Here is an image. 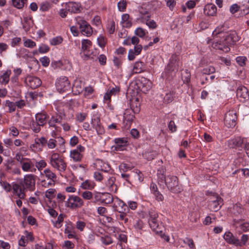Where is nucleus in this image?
<instances>
[{
    "label": "nucleus",
    "mask_w": 249,
    "mask_h": 249,
    "mask_svg": "<svg viewBox=\"0 0 249 249\" xmlns=\"http://www.w3.org/2000/svg\"><path fill=\"white\" fill-rule=\"evenodd\" d=\"M11 73V71L7 70L2 74L0 75V83L1 84H7L9 81V77Z\"/></svg>",
    "instance_id": "bb28decb"
},
{
    "label": "nucleus",
    "mask_w": 249,
    "mask_h": 249,
    "mask_svg": "<svg viewBox=\"0 0 249 249\" xmlns=\"http://www.w3.org/2000/svg\"><path fill=\"white\" fill-rule=\"evenodd\" d=\"M214 78H215L214 75H205V76L202 77L201 84H202V85H203L205 83V82L204 81V79L205 80V81L210 80L212 82L214 79Z\"/></svg>",
    "instance_id": "4d7b16f0"
},
{
    "label": "nucleus",
    "mask_w": 249,
    "mask_h": 249,
    "mask_svg": "<svg viewBox=\"0 0 249 249\" xmlns=\"http://www.w3.org/2000/svg\"><path fill=\"white\" fill-rule=\"evenodd\" d=\"M156 152L153 151H145L143 154V157L148 160H151L155 157Z\"/></svg>",
    "instance_id": "2f4dec72"
},
{
    "label": "nucleus",
    "mask_w": 249,
    "mask_h": 249,
    "mask_svg": "<svg viewBox=\"0 0 249 249\" xmlns=\"http://www.w3.org/2000/svg\"><path fill=\"white\" fill-rule=\"evenodd\" d=\"M144 64L142 62H137L135 63L133 67V72L136 73H139L144 71Z\"/></svg>",
    "instance_id": "cd10ccee"
},
{
    "label": "nucleus",
    "mask_w": 249,
    "mask_h": 249,
    "mask_svg": "<svg viewBox=\"0 0 249 249\" xmlns=\"http://www.w3.org/2000/svg\"><path fill=\"white\" fill-rule=\"evenodd\" d=\"M44 173L46 177L51 180L54 181V179H56V175L52 171H51L49 169H45L44 171Z\"/></svg>",
    "instance_id": "473e14b6"
},
{
    "label": "nucleus",
    "mask_w": 249,
    "mask_h": 249,
    "mask_svg": "<svg viewBox=\"0 0 249 249\" xmlns=\"http://www.w3.org/2000/svg\"><path fill=\"white\" fill-rule=\"evenodd\" d=\"M132 110L129 109H125L124 114V123L126 124L125 127L129 128L135 118L134 115L132 114Z\"/></svg>",
    "instance_id": "ddd939ff"
},
{
    "label": "nucleus",
    "mask_w": 249,
    "mask_h": 249,
    "mask_svg": "<svg viewBox=\"0 0 249 249\" xmlns=\"http://www.w3.org/2000/svg\"><path fill=\"white\" fill-rule=\"evenodd\" d=\"M135 34L140 36V37H142L145 35V32L144 29L142 28H138L135 30Z\"/></svg>",
    "instance_id": "5fc2aeb1"
},
{
    "label": "nucleus",
    "mask_w": 249,
    "mask_h": 249,
    "mask_svg": "<svg viewBox=\"0 0 249 249\" xmlns=\"http://www.w3.org/2000/svg\"><path fill=\"white\" fill-rule=\"evenodd\" d=\"M213 48L222 51L225 53L229 52L230 50L229 46L226 43L224 40L217 41L213 44Z\"/></svg>",
    "instance_id": "f3484780"
},
{
    "label": "nucleus",
    "mask_w": 249,
    "mask_h": 249,
    "mask_svg": "<svg viewBox=\"0 0 249 249\" xmlns=\"http://www.w3.org/2000/svg\"><path fill=\"white\" fill-rule=\"evenodd\" d=\"M237 120L236 111L234 110H230L225 114L224 123L228 127L232 128L236 125Z\"/></svg>",
    "instance_id": "423d86ee"
},
{
    "label": "nucleus",
    "mask_w": 249,
    "mask_h": 249,
    "mask_svg": "<svg viewBox=\"0 0 249 249\" xmlns=\"http://www.w3.org/2000/svg\"><path fill=\"white\" fill-rule=\"evenodd\" d=\"M84 150V147L79 145L76 149L71 151L70 156L74 161H80L83 157V155L81 153L83 152Z\"/></svg>",
    "instance_id": "1a4fd4ad"
},
{
    "label": "nucleus",
    "mask_w": 249,
    "mask_h": 249,
    "mask_svg": "<svg viewBox=\"0 0 249 249\" xmlns=\"http://www.w3.org/2000/svg\"><path fill=\"white\" fill-rule=\"evenodd\" d=\"M184 243L186 244H187L188 246L191 248H194L195 247L194 242L192 239L186 238L184 240Z\"/></svg>",
    "instance_id": "69168bd1"
},
{
    "label": "nucleus",
    "mask_w": 249,
    "mask_h": 249,
    "mask_svg": "<svg viewBox=\"0 0 249 249\" xmlns=\"http://www.w3.org/2000/svg\"><path fill=\"white\" fill-rule=\"evenodd\" d=\"M78 24L79 25L80 31L83 35L89 36L92 35V29L86 21L81 19L78 21Z\"/></svg>",
    "instance_id": "0eeeda50"
},
{
    "label": "nucleus",
    "mask_w": 249,
    "mask_h": 249,
    "mask_svg": "<svg viewBox=\"0 0 249 249\" xmlns=\"http://www.w3.org/2000/svg\"><path fill=\"white\" fill-rule=\"evenodd\" d=\"M227 34L223 40L229 46L238 40V36L235 32H232L230 34L227 33Z\"/></svg>",
    "instance_id": "6ab92c4d"
},
{
    "label": "nucleus",
    "mask_w": 249,
    "mask_h": 249,
    "mask_svg": "<svg viewBox=\"0 0 249 249\" xmlns=\"http://www.w3.org/2000/svg\"><path fill=\"white\" fill-rule=\"evenodd\" d=\"M28 161H23L21 164V168L22 169L25 171V172H33L34 171L36 170L35 168H33L34 164L30 160L27 159Z\"/></svg>",
    "instance_id": "a878e982"
},
{
    "label": "nucleus",
    "mask_w": 249,
    "mask_h": 249,
    "mask_svg": "<svg viewBox=\"0 0 249 249\" xmlns=\"http://www.w3.org/2000/svg\"><path fill=\"white\" fill-rule=\"evenodd\" d=\"M146 24L150 28H152V29H155L157 26L156 22L153 20H147L146 22Z\"/></svg>",
    "instance_id": "338daca9"
},
{
    "label": "nucleus",
    "mask_w": 249,
    "mask_h": 249,
    "mask_svg": "<svg viewBox=\"0 0 249 249\" xmlns=\"http://www.w3.org/2000/svg\"><path fill=\"white\" fill-rule=\"evenodd\" d=\"M143 224L142 220H138L133 225V227L137 231H140L143 228Z\"/></svg>",
    "instance_id": "c03bdc74"
},
{
    "label": "nucleus",
    "mask_w": 249,
    "mask_h": 249,
    "mask_svg": "<svg viewBox=\"0 0 249 249\" xmlns=\"http://www.w3.org/2000/svg\"><path fill=\"white\" fill-rule=\"evenodd\" d=\"M101 240L102 243L106 245H108L113 243V240L109 235H105L101 237Z\"/></svg>",
    "instance_id": "ea45409f"
},
{
    "label": "nucleus",
    "mask_w": 249,
    "mask_h": 249,
    "mask_svg": "<svg viewBox=\"0 0 249 249\" xmlns=\"http://www.w3.org/2000/svg\"><path fill=\"white\" fill-rule=\"evenodd\" d=\"M138 85L139 88L144 92L148 91L151 87V83L146 79L142 80Z\"/></svg>",
    "instance_id": "b1692460"
},
{
    "label": "nucleus",
    "mask_w": 249,
    "mask_h": 249,
    "mask_svg": "<svg viewBox=\"0 0 249 249\" xmlns=\"http://www.w3.org/2000/svg\"><path fill=\"white\" fill-rule=\"evenodd\" d=\"M149 217L148 221L158 220V214L153 211H151L149 212Z\"/></svg>",
    "instance_id": "603ef678"
},
{
    "label": "nucleus",
    "mask_w": 249,
    "mask_h": 249,
    "mask_svg": "<svg viewBox=\"0 0 249 249\" xmlns=\"http://www.w3.org/2000/svg\"><path fill=\"white\" fill-rule=\"evenodd\" d=\"M245 138L241 137L235 138L228 141V146L230 148H234L242 146L245 143Z\"/></svg>",
    "instance_id": "2eb2a0df"
},
{
    "label": "nucleus",
    "mask_w": 249,
    "mask_h": 249,
    "mask_svg": "<svg viewBox=\"0 0 249 249\" xmlns=\"http://www.w3.org/2000/svg\"><path fill=\"white\" fill-rule=\"evenodd\" d=\"M102 196H104L103 194L97 193L93 197L94 201L93 202L97 203L98 202H101L102 203Z\"/></svg>",
    "instance_id": "13d9d810"
},
{
    "label": "nucleus",
    "mask_w": 249,
    "mask_h": 249,
    "mask_svg": "<svg viewBox=\"0 0 249 249\" xmlns=\"http://www.w3.org/2000/svg\"><path fill=\"white\" fill-rule=\"evenodd\" d=\"M247 60V58L243 56H238L236 58V62L241 67H243L246 65Z\"/></svg>",
    "instance_id": "58836bf2"
},
{
    "label": "nucleus",
    "mask_w": 249,
    "mask_h": 249,
    "mask_svg": "<svg viewBox=\"0 0 249 249\" xmlns=\"http://www.w3.org/2000/svg\"><path fill=\"white\" fill-rule=\"evenodd\" d=\"M181 76L182 80L184 83H187L190 81L191 74L187 70H185L184 71L182 72Z\"/></svg>",
    "instance_id": "e433bc0d"
},
{
    "label": "nucleus",
    "mask_w": 249,
    "mask_h": 249,
    "mask_svg": "<svg viewBox=\"0 0 249 249\" xmlns=\"http://www.w3.org/2000/svg\"><path fill=\"white\" fill-rule=\"evenodd\" d=\"M129 15L127 14L123 15L122 17V22L123 23V26L129 27L131 26V22L129 20Z\"/></svg>",
    "instance_id": "7c9ffc66"
},
{
    "label": "nucleus",
    "mask_w": 249,
    "mask_h": 249,
    "mask_svg": "<svg viewBox=\"0 0 249 249\" xmlns=\"http://www.w3.org/2000/svg\"><path fill=\"white\" fill-rule=\"evenodd\" d=\"M153 194L154 195L156 199L158 201H162L164 197L162 195L159 191H157L155 193H153Z\"/></svg>",
    "instance_id": "680f3d73"
},
{
    "label": "nucleus",
    "mask_w": 249,
    "mask_h": 249,
    "mask_svg": "<svg viewBox=\"0 0 249 249\" xmlns=\"http://www.w3.org/2000/svg\"><path fill=\"white\" fill-rule=\"evenodd\" d=\"M67 11L74 13H77L81 11V5L80 3L76 2H69L66 3Z\"/></svg>",
    "instance_id": "dca6fc26"
},
{
    "label": "nucleus",
    "mask_w": 249,
    "mask_h": 249,
    "mask_svg": "<svg viewBox=\"0 0 249 249\" xmlns=\"http://www.w3.org/2000/svg\"><path fill=\"white\" fill-rule=\"evenodd\" d=\"M116 145L113 146L116 151H122L124 148L127 145V142L124 138H118L115 140Z\"/></svg>",
    "instance_id": "4be33fe9"
},
{
    "label": "nucleus",
    "mask_w": 249,
    "mask_h": 249,
    "mask_svg": "<svg viewBox=\"0 0 249 249\" xmlns=\"http://www.w3.org/2000/svg\"><path fill=\"white\" fill-rule=\"evenodd\" d=\"M91 124L98 135H102L104 133V127L100 123V119L99 117H95L91 120Z\"/></svg>",
    "instance_id": "f8f14e48"
},
{
    "label": "nucleus",
    "mask_w": 249,
    "mask_h": 249,
    "mask_svg": "<svg viewBox=\"0 0 249 249\" xmlns=\"http://www.w3.org/2000/svg\"><path fill=\"white\" fill-rule=\"evenodd\" d=\"M0 183L3 188L7 192H10L13 189V186H12L10 183L6 181H1Z\"/></svg>",
    "instance_id": "a19ab883"
},
{
    "label": "nucleus",
    "mask_w": 249,
    "mask_h": 249,
    "mask_svg": "<svg viewBox=\"0 0 249 249\" xmlns=\"http://www.w3.org/2000/svg\"><path fill=\"white\" fill-rule=\"evenodd\" d=\"M49 117L48 115L45 112H40L36 114V122H37L39 125L44 126L47 123V118Z\"/></svg>",
    "instance_id": "412c9836"
},
{
    "label": "nucleus",
    "mask_w": 249,
    "mask_h": 249,
    "mask_svg": "<svg viewBox=\"0 0 249 249\" xmlns=\"http://www.w3.org/2000/svg\"><path fill=\"white\" fill-rule=\"evenodd\" d=\"M5 106L9 107V112H13L16 110V104L15 103H13L9 100H7L5 102Z\"/></svg>",
    "instance_id": "37998d69"
},
{
    "label": "nucleus",
    "mask_w": 249,
    "mask_h": 249,
    "mask_svg": "<svg viewBox=\"0 0 249 249\" xmlns=\"http://www.w3.org/2000/svg\"><path fill=\"white\" fill-rule=\"evenodd\" d=\"M62 121V117L61 115L56 114L51 117V119L48 121V124L50 127L54 128L56 130H58L59 127L57 126V124H61Z\"/></svg>",
    "instance_id": "4468645a"
},
{
    "label": "nucleus",
    "mask_w": 249,
    "mask_h": 249,
    "mask_svg": "<svg viewBox=\"0 0 249 249\" xmlns=\"http://www.w3.org/2000/svg\"><path fill=\"white\" fill-rule=\"evenodd\" d=\"M82 197L87 200H89L92 198V194L91 192L89 191H85L82 193Z\"/></svg>",
    "instance_id": "e2e57ef3"
},
{
    "label": "nucleus",
    "mask_w": 249,
    "mask_h": 249,
    "mask_svg": "<svg viewBox=\"0 0 249 249\" xmlns=\"http://www.w3.org/2000/svg\"><path fill=\"white\" fill-rule=\"evenodd\" d=\"M173 100V94L171 92H169L166 94L163 98V101L165 103H169Z\"/></svg>",
    "instance_id": "de8ad7c7"
},
{
    "label": "nucleus",
    "mask_w": 249,
    "mask_h": 249,
    "mask_svg": "<svg viewBox=\"0 0 249 249\" xmlns=\"http://www.w3.org/2000/svg\"><path fill=\"white\" fill-rule=\"evenodd\" d=\"M217 8L215 5L213 4L206 5L204 9V13L208 16H213L216 13Z\"/></svg>",
    "instance_id": "5701e85b"
},
{
    "label": "nucleus",
    "mask_w": 249,
    "mask_h": 249,
    "mask_svg": "<svg viewBox=\"0 0 249 249\" xmlns=\"http://www.w3.org/2000/svg\"><path fill=\"white\" fill-rule=\"evenodd\" d=\"M41 126V125H39L37 122L33 121L32 124H31V128L34 132L35 133H38L40 131Z\"/></svg>",
    "instance_id": "79ce46f5"
},
{
    "label": "nucleus",
    "mask_w": 249,
    "mask_h": 249,
    "mask_svg": "<svg viewBox=\"0 0 249 249\" xmlns=\"http://www.w3.org/2000/svg\"><path fill=\"white\" fill-rule=\"evenodd\" d=\"M50 4L49 2H44L41 4L40 10L42 11H47L50 8Z\"/></svg>",
    "instance_id": "864d4df0"
},
{
    "label": "nucleus",
    "mask_w": 249,
    "mask_h": 249,
    "mask_svg": "<svg viewBox=\"0 0 249 249\" xmlns=\"http://www.w3.org/2000/svg\"><path fill=\"white\" fill-rule=\"evenodd\" d=\"M55 190L53 189H50L48 190L45 193V196L47 198H51L54 195Z\"/></svg>",
    "instance_id": "774afa93"
},
{
    "label": "nucleus",
    "mask_w": 249,
    "mask_h": 249,
    "mask_svg": "<svg viewBox=\"0 0 249 249\" xmlns=\"http://www.w3.org/2000/svg\"><path fill=\"white\" fill-rule=\"evenodd\" d=\"M104 196H102V203L106 204H110L113 201L112 196L108 193L103 194Z\"/></svg>",
    "instance_id": "72a5a7b5"
},
{
    "label": "nucleus",
    "mask_w": 249,
    "mask_h": 249,
    "mask_svg": "<svg viewBox=\"0 0 249 249\" xmlns=\"http://www.w3.org/2000/svg\"><path fill=\"white\" fill-rule=\"evenodd\" d=\"M223 200L216 194L212 196L208 200V207L209 210L213 212H217L221 208Z\"/></svg>",
    "instance_id": "20e7f679"
},
{
    "label": "nucleus",
    "mask_w": 249,
    "mask_h": 249,
    "mask_svg": "<svg viewBox=\"0 0 249 249\" xmlns=\"http://www.w3.org/2000/svg\"><path fill=\"white\" fill-rule=\"evenodd\" d=\"M26 1L27 0H12L13 5L18 9L22 8Z\"/></svg>",
    "instance_id": "4c0bfd02"
},
{
    "label": "nucleus",
    "mask_w": 249,
    "mask_h": 249,
    "mask_svg": "<svg viewBox=\"0 0 249 249\" xmlns=\"http://www.w3.org/2000/svg\"><path fill=\"white\" fill-rule=\"evenodd\" d=\"M130 109L134 113H138L140 112V104L138 98H136L134 101H132Z\"/></svg>",
    "instance_id": "c85d7f7f"
},
{
    "label": "nucleus",
    "mask_w": 249,
    "mask_h": 249,
    "mask_svg": "<svg viewBox=\"0 0 249 249\" xmlns=\"http://www.w3.org/2000/svg\"><path fill=\"white\" fill-rule=\"evenodd\" d=\"M47 166V163L44 160H41L36 163V166L39 170H41L43 168Z\"/></svg>",
    "instance_id": "3c124183"
},
{
    "label": "nucleus",
    "mask_w": 249,
    "mask_h": 249,
    "mask_svg": "<svg viewBox=\"0 0 249 249\" xmlns=\"http://www.w3.org/2000/svg\"><path fill=\"white\" fill-rule=\"evenodd\" d=\"M57 90L59 92L70 91L71 89L70 82L68 77L62 76L58 78L55 84Z\"/></svg>",
    "instance_id": "39448f33"
},
{
    "label": "nucleus",
    "mask_w": 249,
    "mask_h": 249,
    "mask_svg": "<svg viewBox=\"0 0 249 249\" xmlns=\"http://www.w3.org/2000/svg\"><path fill=\"white\" fill-rule=\"evenodd\" d=\"M224 238L229 244L236 246H238V244H239V239L234 236L231 232H226L224 235Z\"/></svg>",
    "instance_id": "aec40b11"
},
{
    "label": "nucleus",
    "mask_w": 249,
    "mask_h": 249,
    "mask_svg": "<svg viewBox=\"0 0 249 249\" xmlns=\"http://www.w3.org/2000/svg\"><path fill=\"white\" fill-rule=\"evenodd\" d=\"M92 45V42L89 39H83L82 41V50L85 52L88 50Z\"/></svg>",
    "instance_id": "f704fd0d"
},
{
    "label": "nucleus",
    "mask_w": 249,
    "mask_h": 249,
    "mask_svg": "<svg viewBox=\"0 0 249 249\" xmlns=\"http://www.w3.org/2000/svg\"><path fill=\"white\" fill-rule=\"evenodd\" d=\"M81 187L85 189H90L93 188L92 184L88 180H86L81 184Z\"/></svg>",
    "instance_id": "bf43d9fd"
},
{
    "label": "nucleus",
    "mask_w": 249,
    "mask_h": 249,
    "mask_svg": "<svg viewBox=\"0 0 249 249\" xmlns=\"http://www.w3.org/2000/svg\"><path fill=\"white\" fill-rule=\"evenodd\" d=\"M83 88L81 87L80 81H75L72 87L73 91L75 92V94H79L82 92Z\"/></svg>",
    "instance_id": "c756f323"
},
{
    "label": "nucleus",
    "mask_w": 249,
    "mask_h": 249,
    "mask_svg": "<svg viewBox=\"0 0 249 249\" xmlns=\"http://www.w3.org/2000/svg\"><path fill=\"white\" fill-rule=\"evenodd\" d=\"M148 222L150 227L153 231H156L157 233H160L161 237L163 238V236L166 237V236L163 233H162L161 230V225H159V221L158 219L156 220L149 221Z\"/></svg>",
    "instance_id": "a211bd4d"
},
{
    "label": "nucleus",
    "mask_w": 249,
    "mask_h": 249,
    "mask_svg": "<svg viewBox=\"0 0 249 249\" xmlns=\"http://www.w3.org/2000/svg\"><path fill=\"white\" fill-rule=\"evenodd\" d=\"M50 164L58 171L63 172L66 171L67 164L63 158L58 153H53L50 157Z\"/></svg>",
    "instance_id": "7ed1b4c3"
},
{
    "label": "nucleus",
    "mask_w": 249,
    "mask_h": 249,
    "mask_svg": "<svg viewBox=\"0 0 249 249\" xmlns=\"http://www.w3.org/2000/svg\"><path fill=\"white\" fill-rule=\"evenodd\" d=\"M67 206L71 208L81 207L83 205V200L77 196H69L66 202Z\"/></svg>",
    "instance_id": "6e6552de"
},
{
    "label": "nucleus",
    "mask_w": 249,
    "mask_h": 249,
    "mask_svg": "<svg viewBox=\"0 0 249 249\" xmlns=\"http://www.w3.org/2000/svg\"><path fill=\"white\" fill-rule=\"evenodd\" d=\"M215 68L213 66H209L205 68L202 71V77L205 76V75H210L211 73H213L215 72Z\"/></svg>",
    "instance_id": "c9c22d12"
},
{
    "label": "nucleus",
    "mask_w": 249,
    "mask_h": 249,
    "mask_svg": "<svg viewBox=\"0 0 249 249\" xmlns=\"http://www.w3.org/2000/svg\"><path fill=\"white\" fill-rule=\"evenodd\" d=\"M40 61L44 67H47L50 63V59L47 56H44L40 59Z\"/></svg>",
    "instance_id": "6e6d98bb"
},
{
    "label": "nucleus",
    "mask_w": 249,
    "mask_h": 249,
    "mask_svg": "<svg viewBox=\"0 0 249 249\" xmlns=\"http://www.w3.org/2000/svg\"><path fill=\"white\" fill-rule=\"evenodd\" d=\"M237 96L241 102H245L249 99L248 90L245 87L238 88L237 89Z\"/></svg>",
    "instance_id": "9b49d317"
},
{
    "label": "nucleus",
    "mask_w": 249,
    "mask_h": 249,
    "mask_svg": "<svg viewBox=\"0 0 249 249\" xmlns=\"http://www.w3.org/2000/svg\"><path fill=\"white\" fill-rule=\"evenodd\" d=\"M63 39L60 36H56L50 40V44L52 45H57L62 43Z\"/></svg>",
    "instance_id": "a18cd8bd"
},
{
    "label": "nucleus",
    "mask_w": 249,
    "mask_h": 249,
    "mask_svg": "<svg viewBox=\"0 0 249 249\" xmlns=\"http://www.w3.org/2000/svg\"><path fill=\"white\" fill-rule=\"evenodd\" d=\"M97 41L98 45L101 47L103 48L105 46L106 44V40L104 36H100L97 38Z\"/></svg>",
    "instance_id": "09e8293b"
},
{
    "label": "nucleus",
    "mask_w": 249,
    "mask_h": 249,
    "mask_svg": "<svg viewBox=\"0 0 249 249\" xmlns=\"http://www.w3.org/2000/svg\"><path fill=\"white\" fill-rule=\"evenodd\" d=\"M159 181H164L168 189L174 193L181 192V188L178 184V178L175 176H165L162 173H158Z\"/></svg>",
    "instance_id": "f03ea898"
},
{
    "label": "nucleus",
    "mask_w": 249,
    "mask_h": 249,
    "mask_svg": "<svg viewBox=\"0 0 249 249\" xmlns=\"http://www.w3.org/2000/svg\"><path fill=\"white\" fill-rule=\"evenodd\" d=\"M50 50L49 47L45 45L42 44L38 49V51L40 53H46L48 52Z\"/></svg>",
    "instance_id": "0e129e2a"
},
{
    "label": "nucleus",
    "mask_w": 249,
    "mask_h": 249,
    "mask_svg": "<svg viewBox=\"0 0 249 249\" xmlns=\"http://www.w3.org/2000/svg\"><path fill=\"white\" fill-rule=\"evenodd\" d=\"M64 215L63 214H60L58 216L57 220L56 221L54 224L55 227L59 228L61 227V223L63 221Z\"/></svg>",
    "instance_id": "49530a36"
},
{
    "label": "nucleus",
    "mask_w": 249,
    "mask_h": 249,
    "mask_svg": "<svg viewBox=\"0 0 249 249\" xmlns=\"http://www.w3.org/2000/svg\"><path fill=\"white\" fill-rule=\"evenodd\" d=\"M25 82L29 86L34 89L38 88L41 84V80L36 76H28L25 79Z\"/></svg>",
    "instance_id": "9d476101"
},
{
    "label": "nucleus",
    "mask_w": 249,
    "mask_h": 249,
    "mask_svg": "<svg viewBox=\"0 0 249 249\" xmlns=\"http://www.w3.org/2000/svg\"><path fill=\"white\" fill-rule=\"evenodd\" d=\"M24 46L28 48H33L36 46V43L31 39L26 40L24 43Z\"/></svg>",
    "instance_id": "052dcab7"
},
{
    "label": "nucleus",
    "mask_w": 249,
    "mask_h": 249,
    "mask_svg": "<svg viewBox=\"0 0 249 249\" xmlns=\"http://www.w3.org/2000/svg\"><path fill=\"white\" fill-rule=\"evenodd\" d=\"M47 142V141L44 137L40 138H36L35 139V143L36 144H41L42 146L45 145Z\"/></svg>",
    "instance_id": "8fccbe9b"
},
{
    "label": "nucleus",
    "mask_w": 249,
    "mask_h": 249,
    "mask_svg": "<svg viewBox=\"0 0 249 249\" xmlns=\"http://www.w3.org/2000/svg\"><path fill=\"white\" fill-rule=\"evenodd\" d=\"M178 59V57L176 54L172 55L171 58H170V62L167 66V69L169 71H174L175 70L177 71V66L178 65L176 64V63Z\"/></svg>",
    "instance_id": "393cba45"
},
{
    "label": "nucleus",
    "mask_w": 249,
    "mask_h": 249,
    "mask_svg": "<svg viewBox=\"0 0 249 249\" xmlns=\"http://www.w3.org/2000/svg\"><path fill=\"white\" fill-rule=\"evenodd\" d=\"M36 176L33 174H28L24 176V179L19 183H13V193L20 199L25 197V191H34L36 188Z\"/></svg>",
    "instance_id": "f257e3e1"
}]
</instances>
